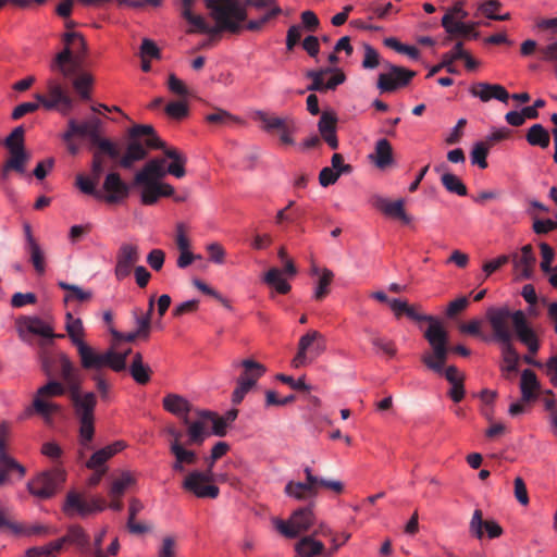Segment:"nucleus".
Wrapping results in <instances>:
<instances>
[{
	"label": "nucleus",
	"instance_id": "obj_39",
	"mask_svg": "<svg viewBox=\"0 0 557 557\" xmlns=\"http://www.w3.org/2000/svg\"><path fill=\"white\" fill-rule=\"evenodd\" d=\"M295 550L300 557L325 556L324 544L314 539L313 535L301 537L295 545Z\"/></svg>",
	"mask_w": 557,
	"mask_h": 557
},
{
	"label": "nucleus",
	"instance_id": "obj_41",
	"mask_svg": "<svg viewBox=\"0 0 557 557\" xmlns=\"http://www.w3.org/2000/svg\"><path fill=\"white\" fill-rule=\"evenodd\" d=\"M184 20L189 24L187 33H199L206 35H215L214 25H211L203 15L193 12H186L182 15Z\"/></svg>",
	"mask_w": 557,
	"mask_h": 557
},
{
	"label": "nucleus",
	"instance_id": "obj_33",
	"mask_svg": "<svg viewBox=\"0 0 557 557\" xmlns=\"http://www.w3.org/2000/svg\"><path fill=\"white\" fill-rule=\"evenodd\" d=\"M173 456L171 468L175 473H187L186 468L195 466L198 461V456L195 450L184 445L170 450Z\"/></svg>",
	"mask_w": 557,
	"mask_h": 557
},
{
	"label": "nucleus",
	"instance_id": "obj_10",
	"mask_svg": "<svg viewBox=\"0 0 557 557\" xmlns=\"http://www.w3.org/2000/svg\"><path fill=\"white\" fill-rule=\"evenodd\" d=\"M66 480V472L60 467L37 474L27 483L28 492L36 498L52 497Z\"/></svg>",
	"mask_w": 557,
	"mask_h": 557
},
{
	"label": "nucleus",
	"instance_id": "obj_44",
	"mask_svg": "<svg viewBox=\"0 0 557 557\" xmlns=\"http://www.w3.org/2000/svg\"><path fill=\"white\" fill-rule=\"evenodd\" d=\"M33 408L48 424L52 423L53 416L62 410V407L53 400L36 396L33 399Z\"/></svg>",
	"mask_w": 557,
	"mask_h": 557
},
{
	"label": "nucleus",
	"instance_id": "obj_64",
	"mask_svg": "<svg viewBox=\"0 0 557 557\" xmlns=\"http://www.w3.org/2000/svg\"><path fill=\"white\" fill-rule=\"evenodd\" d=\"M177 555V544L176 540L172 535L164 536L161 541V544L158 548L157 556L158 557H176Z\"/></svg>",
	"mask_w": 557,
	"mask_h": 557
},
{
	"label": "nucleus",
	"instance_id": "obj_60",
	"mask_svg": "<svg viewBox=\"0 0 557 557\" xmlns=\"http://www.w3.org/2000/svg\"><path fill=\"white\" fill-rule=\"evenodd\" d=\"M63 545L65 543H72L79 548H85L88 545V536L85 531L79 527H72L69 529L65 536L61 537Z\"/></svg>",
	"mask_w": 557,
	"mask_h": 557
},
{
	"label": "nucleus",
	"instance_id": "obj_26",
	"mask_svg": "<svg viewBox=\"0 0 557 557\" xmlns=\"http://www.w3.org/2000/svg\"><path fill=\"white\" fill-rule=\"evenodd\" d=\"M469 94L474 98H479L483 102L495 99L507 103L509 99L508 91L505 89V87L498 84H488L482 82L475 83L470 86Z\"/></svg>",
	"mask_w": 557,
	"mask_h": 557
},
{
	"label": "nucleus",
	"instance_id": "obj_3",
	"mask_svg": "<svg viewBox=\"0 0 557 557\" xmlns=\"http://www.w3.org/2000/svg\"><path fill=\"white\" fill-rule=\"evenodd\" d=\"M405 314L413 321H428L429 326L424 332V337L432 350L424 352L421 357L425 367L434 373H440L448 357V333L443 323L432 317L417 311L416 306L408 304Z\"/></svg>",
	"mask_w": 557,
	"mask_h": 557
},
{
	"label": "nucleus",
	"instance_id": "obj_20",
	"mask_svg": "<svg viewBox=\"0 0 557 557\" xmlns=\"http://www.w3.org/2000/svg\"><path fill=\"white\" fill-rule=\"evenodd\" d=\"M488 322L494 332V337L503 344L511 343L509 321L512 313L507 308H490L486 312Z\"/></svg>",
	"mask_w": 557,
	"mask_h": 557
},
{
	"label": "nucleus",
	"instance_id": "obj_23",
	"mask_svg": "<svg viewBox=\"0 0 557 557\" xmlns=\"http://www.w3.org/2000/svg\"><path fill=\"white\" fill-rule=\"evenodd\" d=\"M17 333L21 338H24L26 333L37 335L44 338H52V337H63L64 335H55L53 331V326L38 318V317H23L20 318L16 322Z\"/></svg>",
	"mask_w": 557,
	"mask_h": 557
},
{
	"label": "nucleus",
	"instance_id": "obj_8",
	"mask_svg": "<svg viewBox=\"0 0 557 557\" xmlns=\"http://www.w3.org/2000/svg\"><path fill=\"white\" fill-rule=\"evenodd\" d=\"M326 350V339L315 330H309L298 342L297 354L292 360V367L299 369L313 362Z\"/></svg>",
	"mask_w": 557,
	"mask_h": 557
},
{
	"label": "nucleus",
	"instance_id": "obj_22",
	"mask_svg": "<svg viewBox=\"0 0 557 557\" xmlns=\"http://www.w3.org/2000/svg\"><path fill=\"white\" fill-rule=\"evenodd\" d=\"M102 198L108 203H120L127 198L129 194L128 185L122 181L120 174L115 172L108 173L102 184Z\"/></svg>",
	"mask_w": 557,
	"mask_h": 557
},
{
	"label": "nucleus",
	"instance_id": "obj_54",
	"mask_svg": "<svg viewBox=\"0 0 557 557\" xmlns=\"http://www.w3.org/2000/svg\"><path fill=\"white\" fill-rule=\"evenodd\" d=\"M490 147L491 145L485 141L474 143L470 152L471 163L476 164L480 169H486V157L488 154Z\"/></svg>",
	"mask_w": 557,
	"mask_h": 557
},
{
	"label": "nucleus",
	"instance_id": "obj_13",
	"mask_svg": "<svg viewBox=\"0 0 557 557\" xmlns=\"http://www.w3.org/2000/svg\"><path fill=\"white\" fill-rule=\"evenodd\" d=\"M106 507L104 500L100 497H91L90 499H87L81 493L70 491L65 496L62 511L69 518H85L103 511Z\"/></svg>",
	"mask_w": 557,
	"mask_h": 557
},
{
	"label": "nucleus",
	"instance_id": "obj_52",
	"mask_svg": "<svg viewBox=\"0 0 557 557\" xmlns=\"http://www.w3.org/2000/svg\"><path fill=\"white\" fill-rule=\"evenodd\" d=\"M99 181L97 177L86 176L84 174H78L75 180L76 187L86 195L94 196L96 199L102 198L101 190L97 189Z\"/></svg>",
	"mask_w": 557,
	"mask_h": 557
},
{
	"label": "nucleus",
	"instance_id": "obj_55",
	"mask_svg": "<svg viewBox=\"0 0 557 557\" xmlns=\"http://www.w3.org/2000/svg\"><path fill=\"white\" fill-rule=\"evenodd\" d=\"M73 87L82 99L90 98V89L94 84V77L89 73H81L73 79Z\"/></svg>",
	"mask_w": 557,
	"mask_h": 557
},
{
	"label": "nucleus",
	"instance_id": "obj_14",
	"mask_svg": "<svg viewBox=\"0 0 557 557\" xmlns=\"http://www.w3.org/2000/svg\"><path fill=\"white\" fill-rule=\"evenodd\" d=\"M256 116L265 132H278L282 144L295 145L294 134L297 132V125L293 117L270 115L263 111H258Z\"/></svg>",
	"mask_w": 557,
	"mask_h": 557
},
{
	"label": "nucleus",
	"instance_id": "obj_43",
	"mask_svg": "<svg viewBox=\"0 0 557 557\" xmlns=\"http://www.w3.org/2000/svg\"><path fill=\"white\" fill-rule=\"evenodd\" d=\"M286 496L296 500H305L308 496L317 495V486L308 482L289 481L284 488Z\"/></svg>",
	"mask_w": 557,
	"mask_h": 557
},
{
	"label": "nucleus",
	"instance_id": "obj_61",
	"mask_svg": "<svg viewBox=\"0 0 557 557\" xmlns=\"http://www.w3.org/2000/svg\"><path fill=\"white\" fill-rule=\"evenodd\" d=\"M168 89L180 99H188L190 92L184 81L178 78L175 74H170L166 83Z\"/></svg>",
	"mask_w": 557,
	"mask_h": 557
},
{
	"label": "nucleus",
	"instance_id": "obj_35",
	"mask_svg": "<svg viewBox=\"0 0 557 557\" xmlns=\"http://www.w3.org/2000/svg\"><path fill=\"white\" fill-rule=\"evenodd\" d=\"M364 332L370 336V342L377 356L387 358H394L396 356L397 347L393 339L380 335L371 329H367Z\"/></svg>",
	"mask_w": 557,
	"mask_h": 557
},
{
	"label": "nucleus",
	"instance_id": "obj_45",
	"mask_svg": "<svg viewBox=\"0 0 557 557\" xmlns=\"http://www.w3.org/2000/svg\"><path fill=\"white\" fill-rule=\"evenodd\" d=\"M263 282L274 288L278 294H287L290 290V284L278 268H271L263 274Z\"/></svg>",
	"mask_w": 557,
	"mask_h": 557
},
{
	"label": "nucleus",
	"instance_id": "obj_19",
	"mask_svg": "<svg viewBox=\"0 0 557 557\" xmlns=\"http://www.w3.org/2000/svg\"><path fill=\"white\" fill-rule=\"evenodd\" d=\"M140 258L139 247L135 244L124 243L116 253L114 275L117 281H123L132 273L134 265Z\"/></svg>",
	"mask_w": 557,
	"mask_h": 557
},
{
	"label": "nucleus",
	"instance_id": "obj_31",
	"mask_svg": "<svg viewBox=\"0 0 557 557\" xmlns=\"http://www.w3.org/2000/svg\"><path fill=\"white\" fill-rule=\"evenodd\" d=\"M234 369L242 368L243 371L237 381L256 385L258 380L265 373V368L260 362L252 359L234 360L232 362Z\"/></svg>",
	"mask_w": 557,
	"mask_h": 557
},
{
	"label": "nucleus",
	"instance_id": "obj_17",
	"mask_svg": "<svg viewBox=\"0 0 557 557\" xmlns=\"http://www.w3.org/2000/svg\"><path fill=\"white\" fill-rule=\"evenodd\" d=\"M195 420L190 421L185 418L184 424L186 425L187 444L201 445L207 437L212 435L210 418H212L211 410L195 409Z\"/></svg>",
	"mask_w": 557,
	"mask_h": 557
},
{
	"label": "nucleus",
	"instance_id": "obj_2",
	"mask_svg": "<svg viewBox=\"0 0 557 557\" xmlns=\"http://www.w3.org/2000/svg\"><path fill=\"white\" fill-rule=\"evenodd\" d=\"M65 331L71 343L77 349L83 369L100 371L103 368H110L114 372L126 369V360L131 348L124 351H116L113 348L103 352L98 351L85 342L86 333L82 319L74 317L71 312L65 313Z\"/></svg>",
	"mask_w": 557,
	"mask_h": 557
},
{
	"label": "nucleus",
	"instance_id": "obj_21",
	"mask_svg": "<svg viewBox=\"0 0 557 557\" xmlns=\"http://www.w3.org/2000/svg\"><path fill=\"white\" fill-rule=\"evenodd\" d=\"M511 322L519 341L527 346L530 354L535 355L540 349V342L534 330L529 325L524 312L521 310L512 312Z\"/></svg>",
	"mask_w": 557,
	"mask_h": 557
},
{
	"label": "nucleus",
	"instance_id": "obj_4",
	"mask_svg": "<svg viewBox=\"0 0 557 557\" xmlns=\"http://www.w3.org/2000/svg\"><path fill=\"white\" fill-rule=\"evenodd\" d=\"M62 40L64 47L52 60L50 69L69 78L84 65L88 48L82 34L76 32L64 33Z\"/></svg>",
	"mask_w": 557,
	"mask_h": 557
},
{
	"label": "nucleus",
	"instance_id": "obj_34",
	"mask_svg": "<svg viewBox=\"0 0 557 557\" xmlns=\"http://www.w3.org/2000/svg\"><path fill=\"white\" fill-rule=\"evenodd\" d=\"M131 139L138 140L148 149H157L163 146L160 138L156 135L154 129L150 125H135L128 131Z\"/></svg>",
	"mask_w": 557,
	"mask_h": 557
},
{
	"label": "nucleus",
	"instance_id": "obj_62",
	"mask_svg": "<svg viewBox=\"0 0 557 557\" xmlns=\"http://www.w3.org/2000/svg\"><path fill=\"white\" fill-rule=\"evenodd\" d=\"M30 261L38 274H44L46 271L45 255L38 243L26 247Z\"/></svg>",
	"mask_w": 557,
	"mask_h": 557
},
{
	"label": "nucleus",
	"instance_id": "obj_37",
	"mask_svg": "<svg viewBox=\"0 0 557 557\" xmlns=\"http://www.w3.org/2000/svg\"><path fill=\"white\" fill-rule=\"evenodd\" d=\"M540 388L541 384L537 380L536 374L530 369L523 370L520 380V392L522 401H531L535 399L539 395Z\"/></svg>",
	"mask_w": 557,
	"mask_h": 557
},
{
	"label": "nucleus",
	"instance_id": "obj_49",
	"mask_svg": "<svg viewBox=\"0 0 557 557\" xmlns=\"http://www.w3.org/2000/svg\"><path fill=\"white\" fill-rule=\"evenodd\" d=\"M527 141L531 146L547 148L550 143L549 133L541 124L532 125L527 133Z\"/></svg>",
	"mask_w": 557,
	"mask_h": 557
},
{
	"label": "nucleus",
	"instance_id": "obj_25",
	"mask_svg": "<svg viewBox=\"0 0 557 557\" xmlns=\"http://www.w3.org/2000/svg\"><path fill=\"white\" fill-rule=\"evenodd\" d=\"M470 532L478 540H482L484 536V531L488 539H497L503 534V528L495 520H485L483 521L482 511L480 509H475L470 520L469 524Z\"/></svg>",
	"mask_w": 557,
	"mask_h": 557
},
{
	"label": "nucleus",
	"instance_id": "obj_51",
	"mask_svg": "<svg viewBox=\"0 0 557 557\" xmlns=\"http://www.w3.org/2000/svg\"><path fill=\"white\" fill-rule=\"evenodd\" d=\"M503 363L500 370L504 373L516 372L518 369L519 355L511 343L502 345Z\"/></svg>",
	"mask_w": 557,
	"mask_h": 557
},
{
	"label": "nucleus",
	"instance_id": "obj_48",
	"mask_svg": "<svg viewBox=\"0 0 557 557\" xmlns=\"http://www.w3.org/2000/svg\"><path fill=\"white\" fill-rule=\"evenodd\" d=\"M147 156L146 148L140 141L131 139L125 154L122 157L120 164L125 169L133 166L134 162L144 160Z\"/></svg>",
	"mask_w": 557,
	"mask_h": 557
},
{
	"label": "nucleus",
	"instance_id": "obj_15",
	"mask_svg": "<svg viewBox=\"0 0 557 557\" xmlns=\"http://www.w3.org/2000/svg\"><path fill=\"white\" fill-rule=\"evenodd\" d=\"M385 71L379 74L376 87L381 92H392L405 87L414 77L416 72L384 62Z\"/></svg>",
	"mask_w": 557,
	"mask_h": 557
},
{
	"label": "nucleus",
	"instance_id": "obj_32",
	"mask_svg": "<svg viewBox=\"0 0 557 557\" xmlns=\"http://www.w3.org/2000/svg\"><path fill=\"white\" fill-rule=\"evenodd\" d=\"M438 374L444 375L445 379L451 385L448 392L449 397L455 403L461 401L466 393L463 386L465 375L455 366H449L445 368V364L443 366L442 372H440Z\"/></svg>",
	"mask_w": 557,
	"mask_h": 557
},
{
	"label": "nucleus",
	"instance_id": "obj_24",
	"mask_svg": "<svg viewBox=\"0 0 557 557\" xmlns=\"http://www.w3.org/2000/svg\"><path fill=\"white\" fill-rule=\"evenodd\" d=\"M513 273L517 278H530L535 264V256L531 245L523 246L520 250L511 253Z\"/></svg>",
	"mask_w": 557,
	"mask_h": 557
},
{
	"label": "nucleus",
	"instance_id": "obj_11",
	"mask_svg": "<svg viewBox=\"0 0 557 557\" xmlns=\"http://www.w3.org/2000/svg\"><path fill=\"white\" fill-rule=\"evenodd\" d=\"M46 95L36 94L35 99L46 110H57L62 115H67L73 109V99L63 85L55 78H49L46 83Z\"/></svg>",
	"mask_w": 557,
	"mask_h": 557
},
{
	"label": "nucleus",
	"instance_id": "obj_58",
	"mask_svg": "<svg viewBox=\"0 0 557 557\" xmlns=\"http://www.w3.org/2000/svg\"><path fill=\"white\" fill-rule=\"evenodd\" d=\"M208 260L216 265H223L226 260V250L222 244L218 242L208 243L205 247Z\"/></svg>",
	"mask_w": 557,
	"mask_h": 557
},
{
	"label": "nucleus",
	"instance_id": "obj_59",
	"mask_svg": "<svg viewBox=\"0 0 557 557\" xmlns=\"http://www.w3.org/2000/svg\"><path fill=\"white\" fill-rule=\"evenodd\" d=\"M64 393L65 387L63 384L57 381H50L39 387L35 396L52 400L54 397L62 396Z\"/></svg>",
	"mask_w": 557,
	"mask_h": 557
},
{
	"label": "nucleus",
	"instance_id": "obj_42",
	"mask_svg": "<svg viewBox=\"0 0 557 557\" xmlns=\"http://www.w3.org/2000/svg\"><path fill=\"white\" fill-rule=\"evenodd\" d=\"M444 165L435 166V171L441 173V182L445 189L451 194H456L458 196L467 195V187L462 183V181L455 174L444 171Z\"/></svg>",
	"mask_w": 557,
	"mask_h": 557
},
{
	"label": "nucleus",
	"instance_id": "obj_18",
	"mask_svg": "<svg viewBox=\"0 0 557 557\" xmlns=\"http://www.w3.org/2000/svg\"><path fill=\"white\" fill-rule=\"evenodd\" d=\"M67 126V131L62 135L64 141H70L74 136H78L96 146L101 139L102 123L98 117H90L81 123L71 119Z\"/></svg>",
	"mask_w": 557,
	"mask_h": 557
},
{
	"label": "nucleus",
	"instance_id": "obj_30",
	"mask_svg": "<svg viewBox=\"0 0 557 557\" xmlns=\"http://www.w3.org/2000/svg\"><path fill=\"white\" fill-rule=\"evenodd\" d=\"M370 161L380 170L394 165V152L391 143L381 138L375 143L374 151L369 154Z\"/></svg>",
	"mask_w": 557,
	"mask_h": 557
},
{
	"label": "nucleus",
	"instance_id": "obj_63",
	"mask_svg": "<svg viewBox=\"0 0 557 557\" xmlns=\"http://www.w3.org/2000/svg\"><path fill=\"white\" fill-rule=\"evenodd\" d=\"M164 110L170 117L181 120L188 114L187 99L169 102Z\"/></svg>",
	"mask_w": 557,
	"mask_h": 557
},
{
	"label": "nucleus",
	"instance_id": "obj_27",
	"mask_svg": "<svg viewBox=\"0 0 557 557\" xmlns=\"http://www.w3.org/2000/svg\"><path fill=\"white\" fill-rule=\"evenodd\" d=\"M374 207L384 215L400 220L404 224H409L412 218L405 210V200L397 199L395 201L388 198L377 196L373 200Z\"/></svg>",
	"mask_w": 557,
	"mask_h": 557
},
{
	"label": "nucleus",
	"instance_id": "obj_12",
	"mask_svg": "<svg viewBox=\"0 0 557 557\" xmlns=\"http://www.w3.org/2000/svg\"><path fill=\"white\" fill-rule=\"evenodd\" d=\"M274 528L285 537L295 539L299 534L307 532L314 523V513L312 508L302 507L295 510L288 520L278 518L272 519Z\"/></svg>",
	"mask_w": 557,
	"mask_h": 557
},
{
	"label": "nucleus",
	"instance_id": "obj_46",
	"mask_svg": "<svg viewBox=\"0 0 557 557\" xmlns=\"http://www.w3.org/2000/svg\"><path fill=\"white\" fill-rule=\"evenodd\" d=\"M129 373L134 381L138 384L144 385L150 381L151 369L148 364L144 363L141 354L136 352L134 355L129 366Z\"/></svg>",
	"mask_w": 557,
	"mask_h": 557
},
{
	"label": "nucleus",
	"instance_id": "obj_50",
	"mask_svg": "<svg viewBox=\"0 0 557 557\" xmlns=\"http://www.w3.org/2000/svg\"><path fill=\"white\" fill-rule=\"evenodd\" d=\"M314 274H319V281L313 292V298L320 300L329 293V286L333 280V272L329 269L319 270L317 267L312 269Z\"/></svg>",
	"mask_w": 557,
	"mask_h": 557
},
{
	"label": "nucleus",
	"instance_id": "obj_1",
	"mask_svg": "<svg viewBox=\"0 0 557 557\" xmlns=\"http://www.w3.org/2000/svg\"><path fill=\"white\" fill-rule=\"evenodd\" d=\"M165 158L171 162L165 168V159H150L134 176V186L139 190L140 202L145 206H152L162 197H172L174 187L163 181L166 174L176 178L186 175L187 158L177 149L164 150Z\"/></svg>",
	"mask_w": 557,
	"mask_h": 557
},
{
	"label": "nucleus",
	"instance_id": "obj_7",
	"mask_svg": "<svg viewBox=\"0 0 557 557\" xmlns=\"http://www.w3.org/2000/svg\"><path fill=\"white\" fill-rule=\"evenodd\" d=\"M468 12L465 10V2L458 0L445 10L441 24L445 32L451 37H461L466 39H476L479 33L475 30L476 22H466Z\"/></svg>",
	"mask_w": 557,
	"mask_h": 557
},
{
	"label": "nucleus",
	"instance_id": "obj_36",
	"mask_svg": "<svg viewBox=\"0 0 557 557\" xmlns=\"http://www.w3.org/2000/svg\"><path fill=\"white\" fill-rule=\"evenodd\" d=\"M336 121V117L332 113L323 112L318 123V128L322 138L332 149H336L338 147Z\"/></svg>",
	"mask_w": 557,
	"mask_h": 557
},
{
	"label": "nucleus",
	"instance_id": "obj_29",
	"mask_svg": "<svg viewBox=\"0 0 557 557\" xmlns=\"http://www.w3.org/2000/svg\"><path fill=\"white\" fill-rule=\"evenodd\" d=\"M162 405L168 412L182 419L183 422H185V418H188V414L194 413L196 409L187 398L174 393L165 395Z\"/></svg>",
	"mask_w": 557,
	"mask_h": 557
},
{
	"label": "nucleus",
	"instance_id": "obj_16",
	"mask_svg": "<svg viewBox=\"0 0 557 557\" xmlns=\"http://www.w3.org/2000/svg\"><path fill=\"white\" fill-rule=\"evenodd\" d=\"M306 77L311 79L307 89L320 92L334 90L346 81L345 73L338 67L311 70L306 73Z\"/></svg>",
	"mask_w": 557,
	"mask_h": 557
},
{
	"label": "nucleus",
	"instance_id": "obj_40",
	"mask_svg": "<svg viewBox=\"0 0 557 557\" xmlns=\"http://www.w3.org/2000/svg\"><path fill=\"white\" fill-rule=\"evenodd\" d=\"M461 51V42H457L453 49L446 53H444L442 55V61L432 66L430 70H429V73H428V77H432L433 75H435L437 72H440L441 70L445 69L449 74H457L458 71L456 69V66L454 65V62L459 60L460 59V53Z\"/></svg>",
	"mask_w": 557,
	"mask_h": 557
},
{
	"label": "nucleus",
	"instance_id": "obj_38",
	"mask_svg": "<svg viewBox=\"0 0 557 557\" xmlns=\"http://www.w3.org/2000/svg\"><path fill=\"white\" fill-rule=\"evenodd\" d=\"M137 482L136 475L129 470H123L112 480L109 488L111 498H121L124 493L133 487Z\"/></svg>",
	"mask_w": 557,
	"mask_h": 557
},
{
	"label": "nucleus",
	"instance_id": "obj_57",
	"mask_svg": "<svg viewBox=\"0 0 557 557\" xmlns=\"http://www.w3.org/2000/svg\"><path fill=\"white\" fill-rule=\"evenodd\" d=\"M59 362H60L61 375H62L63 380L70 384L76 385L75 383L78 380V371L74 367L71 359L66 355L62 354L59 357Z\"/></svg>",
	"mask_w": 557,
	"mask_h": 557
},
{
	"label": "nucleus",
	"instance_id": "obj_56",
	"mask_svg": "<svg viewBox=\"0 0 557 557\" xmlns=\"http://www.w3.org/2000/svg\"><path fill=\"white\" fill-rule=\"evenodd\" d=\"M59 286L62 289L70 292L64 297L65 302L71 301L73 299H76L78 301H86V300L90 299L92 296L90 290L83 289L82 287H79L77 285L69 284L65 282H59Z\"/></svg>",
	"mask_w": 557,
	"mask_h": 557
},
{
	"label": "nucleus",
	"instance_id": "obj_47",
	"mask_svg": "<svg viewBox=\"0 0 557 557\" xmlns=\"http://www.w3.org/2000/svg\"><path fill=\"white\" fill-rule=\"evenodd\" d=\"M30 159L29 153L24 149L9 150V158L5 160L4 164L7 169L14 171L21 175L26 173V165Z\"/></svg>",
	"mask_w": 557,
	"mask_h": 557
},
{
	"label": "nucleus",
	"instance_id": "obj_53",
	"mask_svg": "<svg viewBox=\"0 0 557 557\" xmlns=\"http://www.w3.org/2000/svg\"><path fill=\"white\" fill-rule=\"evenodd\" d=\"M63 540H55L40 547H32L26 550V557H55L62 549Z\"/></svg>",
	"mask_w": 557,
	"mask_h": 557
},
{
	"label": "nucleus",
	"instance_id": "obj_9",
	"mask_svg": "<svg viewBox=\"0 0 557 557\" xmlns=\"http://www.w3.org/2000/svg\"><path fill=\"white\" fill-rule=\"evenodd\" d=\"M182 488L197 498L215 499L220 494V488L214 483L213 472L210 470L188 471L182 481Z\"/></svg>",
	"mask_w": 557,
	"mask_h": 557
},
{
	"label": "nucleus",
	"instance_id": "obj_28",
	"mask_svg": "<svg viewBox=\"0 0 557 557\" xmlns=\"http://www.w3.org/2000/svg\"><path fill=\"white\" fill-rule=\"evenodd\" d=\"M125 448L126 443L124 441H115L94 451L90 458L86 461L85 466L90 470L107 469V461Z\"/></svg>",
	"mask_w": 557,
	"mask_h": 557
},
{
	"label": "nucleus",
	"instance_id": "obj_6",
	"mask_svg": "<svg viewBox=\"0 0 557 557\" xmlns=\"http://www.w3.org/2000/svg\"><path fill=\"white\" fill-rule=\"evenodd\" d=\"M205 4L214 21L216 34L238 32L247 17L246 3L240 0H205Z\"/></svg>",
	"mask_w": 557,
	"mask_h": 557
},
{
	"label": "nucleus",
	"instance_id": "obj_5",
	"mask_svg": "<svg viewBox=\"0 0 557 557\" xmlns=\"http://www.w3.org/2000/svg\"><path fill=\"white\" fill-rule=\"evenodd\" d=\"M71 399L79 421V457H83L85 450L91 448L95 435L96 395L94 393H81L78 386L73 385L71 387Z\"/></svg>",
	"mask_w": 557,
	"mask_h": 557
}]
</instances>
